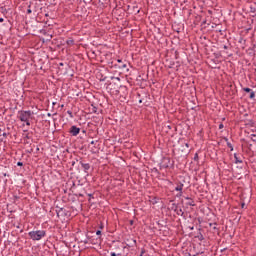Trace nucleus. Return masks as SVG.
Listing matches in <instances>:
<instances>
[{"mask_svg": "<svg viewBox=\"0 0 256 256\" xmlns=\"http://www.w3.org/2000/svg\"><path fill=\"white\" fill-rule=\"evenodd\" d=\"M175 191H179V196L183 195V184H180L178 186L175 187Z\"/></svg>", "mask_w": 256, "mask_h": 256, "instance_id": "nucleus-10", "label": "nucleus"}, {"mask_svg": "<svg viewBox=\"0 0 256 256\" xmlns=\"http://www.w3.org/2000/svg\"><path fill=\"white\" fill-rule=\"evenodd\" d=\"M225 141L227 142L226 145L230 149V151H233V144H231V142H229V139L227 138H225Z\"/></svg>", "mask_w": 256, "mask_h": 256, "instance_id": "nucleus-14", "label": "nucleus"}, {"mask_svg": "<svg viewBox=\"0 0 256 256\" xmlns=\"http://www.w3.org/2000/svg\"><path fill=\"white\" fill-rule=\"evenodd\" d=\"M89 239H90L89 234H86V239L82 240L81 243H84V245H87L90 243Z\"/></svg>", "mask_w": 256, "mask_h": 256, "instance_id": "nucleus-15", "label": "nucleus"}, {"mask_svg": "<svg viewBox=\"0 0 256 256\" xmlns=\"http://www.w3.org/2000/svg\"><path fill=\"white\" fill-rule=\"evenodd\" d=\"M69 133H71L73 137H77V135H79V133H81V128H79L75 125L71 126Z\"/></svg>", "mask_w": 256, "mask_h": 256, "instance_id": "nucleus-3", "label": "nucleus"}, {"mask_svg": "<svg viewBox=\"0 0 256 256\" xmlns=\"http://www.w3.org/2000/svg\"><path fill=\"white\" fill-rule=\"evenodd\" d=\"M18 167H23V162H17Z\"/></svg>", "mask_w": 256, "mask_h": 256, "instance_id": "nucleus-25", "label": "nucleus"}, {"mask_svg": "<svg viewBox=\"0 0 256 256\" xmlns=\"http://www.w3.org/2000/svg\"><path fill=\"white\" fill-rule=\"evenodd\" d=\"M234 159L236 164L243 163V160L237 154H234Z\"/></svg>", "mask_w": 256, "mask_h": 256, "instance_id": "nucleus-12", "label": "nucleus"}, {"mask_svg": "<svg viewBox=\"0 0 256 256\" xmlns=\"http://www.w3.org/2000/svg\"><path fill=\"white\" fill-rule=\"evenodd\" d=\"M174 213H176V215H180V217H183V215H185V212H183V209H177Z\"/></svg>", "mask_w": 256, "mask_h": 256, "instance_id": "nucleus-13", "label": "nucleus"}, {"mask_svg": "<svg viewBox=\"0 0 256 256\" xmlns=\"http://www.w3.org/2000/svg\"><path fill=\"white\" fill-rule=\"evenodd\" d=\"M90 144H91V145H95V141L92 140V141L90 142Z\"/></svg>", "mask_w": 256, "mask_h": 256, "instance_id": "nucleus-30", "label": "nucleus"}, {"mask_svg": "<svg viewBox=\"0 0 256 256\" xmlns=\"http://www.w3.org/2000/svg\"><path fill=\"white\" fill-rule=\"evenodd\" d=\"M34 113L31 110H20L18 111V119H20V121H22V123H26V125L28 127L31 126V122L29 121V119H31V117H33Z\"/></svg>", "mask_w": 256, "mask_h": 256, "instance_id": "nucleus-1", "label": "nucleus"}, {"mask_svg": "<svg viewBox=\"0 0 256 256\" xmlns=\"http://www.w3.org/2000/svg\"><path fill=\"white\" fill-rule=\"evenodd\" d=\"M126 241H127L126 243L127 247H135V245H137V240L133 238L127 239Z\"/></svg>", "mask_w": 256, "mask_h": 256, "instance_id": "nucleus-7", "label": "nucleus"}, {"mask_svg": "<svg viewBox=\"0 0 256 256\" xmlns=\"http://www.w3.org/2000/svg\"><path fill=\"white\" fill-rule=\"evenodd\" d=\"M4 19L3 18H0V23H3Z\"/></svg>", "mask_w": 256, "mask_h": 256, "instance_id": "nucleus-32", "label": "nucleus"}, {"mask_svg": "<svg viewBox=\"0 0 256 256\" xmlns=\"http://www.w3.org/2000/svg\"><path fill=\"white\" fill-rule=\"evenodd\" d=\"M191 231H193V227H190Z\"/></svg>", "mask_w": 256, "mask_h": 256, "instance_id": "nucleus-43", "label": "nucleus"}, {"mask_svg": "<svg viewBox=\"0 0 256 256\" xmlns=\"http://www.w3.org/2000/svg\"><path fill=\"white\" fill-rule=\"evenodd\" d=\"M47 116H48V117H51V113H48Z\"/></svg>", "mask_w": 256, "mask_h": 256, "instance_id": "nucleus-34", "label": "nucleus"}, {"mask_svg": "<svg viewBox=\"0 0 256 256\" xmlns=\"http://www.w3.org/2000/svg\"><path fill=\"white\" fill-rule=\"evenodd\" d=\"M89 195V197H93V194H88Z\"/></svg>", "mask_w": 256, "mask_h": 256, "instance_id": "nucleus-36", "label": "nucleus"}, {"mask_svg": "<svg viewBox=\"0 0 256 256\" xmlns=\"http://www.w3.org/2000/svg\"><path fill=\"white\" fill-rule=\"evenodd\" d=\"M110 256H121V254H116L115 252H111Z\"/></svg>", "mask_w": 256, "mask_h": 256, "instance_id": "nucleus-23", "label": "nucleus"}, {"mask_svg": "<svg viewBox=\"0 0 256 256\" xmlns=\"http://www.w3.org/2000/svg\"><path fill=\"white\" fill-rule=\"evenodd\" d=\"M145 255V249L141 250L140 256H144Z\"/></svg>", "mask_w": 256, "mask_h": 256, "instance_id": "nucleus-26", "label": "nucleus"}, {"mask_svg": "<svg viewBox=\"0 0 256 256\" xmlns=\"http://www.w3.org/2000/svg\"><path fill=\"white\" fill-rule=\"evenodd\" d=\"M222 49H229V46L223 45V46H222Z\"/></svg>", "mask_w": 256, "mask_h": 256, "instance_id": "nucleus-28", "label": "nucleus"}, {"mask_svg": "<svg viewBox=\"0 0 256 256\" xmlns=\"http://www.w3.org/2000/svg\"><path fill=\"white\" fill-rule=\"evenodd\" d=\"M67 45H74L75 41L73 39L67 40L66 41Z\"/></svg>", "mask_w": 256, "mask_h": 256, "instance_id": "nucleus-17", "label": "nucleus"}, {"mask_svg": "<svg viewBox=\"0 0 256 256\" xmlns=\"http://www.w3.org/2000/svg\"><path fill=\"white\" fill-rule=\"evenodd\" d=\"M184 199H185L186 201H188V202L186 203V205H188L189 207H195V201H193V200L191 199V197L186 196V197H184Z\"/></svg>", "mask_w": 256, "mask_h": 256, "instance_id": "nucleus-8", "label": "nucleus"}, {"mask_svg": "<svg viewBox=\"0 0 256 256\" xmlns=\"http://www.w3.org/2000/svg\"><path fill=\"white\" fill-rule=\"evenodd\" d=\"M32 13L33 11L31 10V5H29L27 9V15H31Z\"/></svg>", "mask_w": 256, "mask_h": 256, "instance_id": "nucleus-18", "label": "nucleus"}, {"mask_svg": "<svg viewBox=\"0 0 256 256\" xmlns=\"http://www.w3.org/2000/svg\"><path fill=\"white\" fill-rule=\"evenodd\" d=\"M2 135H3V137H7V133H5V132Z\"/></svg>", "mask_w": 256, "mask_h": 256, "instance_id": "nucleus-31", "label": "nucleus"}, {"mask_svg": "<svg viewBox=\"0 0 256 256\" xmlns=\"http://www.w3.org/2000/svg\"><path fill=\"white\" fill-rule=\"evenodd\" d=\"M139 103H143V101H142V100H139Z\"/></svg>", "mask_w": 256, "mask_h": 256, "instance_id": "nucleus-40", "label": "nucleus"}, {"mask_svg": "<svg viewBox=\"0 0 256 256\" xmlns=\"http://www.w3.org/2000/svg\"><path fill=\"white\" fill-rule=\"evenodd\" d=\"M250 13H256V3L255 2H253L250 5Z\"/></svg>", "mask_w": 256, "mask_h": 256, "instance_id": "nucleus-11", "label": "nucleus"}, {"mask_svg": "<svg viewBox=\"0 0 256 256\" xmlns=\"http://www.w3.org/2000/svg\"><path fill=\"white\" fill-rule=\"evenodd\" d=\"M243 91H245V93H251V88H243Z\"/></svg>", "mask_w": 256, "mask_h": 256, "instance_id": "nucleus-19", "label": "nucleus"}, {"mask_svg": "<svg viewBox=\"0 0 256 256\" xmlns=\"http://www.w3.org/2000/svg\"><path fill=\"white\" fill-rule=\"evenodd\" d=\"M185 146H186V147H189V143H186Z\"/></svg>", "mask_w": 256, "mask_h": 256, "instance_id": "nucleus-35", "label": "nucleus"}, {"mask_svg": "<svg viewBox=\"0 0 256 256\" xmlns=\"http://www.w3.org/2000/svg\"><path fill=\"white\" fill-rule=\"evenodd\" d=\"M60 66L63 67V63H60Z\"/></svg>", "mask_w": 256, "mask_h": 256, "instance_id": "nucleus-39", "label": "nucleus"}, {"mask_svg": "<svg viewBox=\"0 0 256 256\" xmlns=\"http://www.w3.org/2000/svg\"><path fill=\"white\" fill-rule=\"evenodd\" d=\"M72 165H75V162H72Z\"/></svg>", "mask_w": 256, "mask_h": 256, "instance_id": "nucleus-44", "label": "nucleus"}, {"mask_svg": "<svg viewBox=\"0 0 256 256\" xmlns=\"http://www.w3.org/2000/svg\"><path fill=\"white\" fill-rule=\"evenodd\" d=\"M255 97V93L253 91L250 92V99H253Z\"/></svg>", "mask_w": 256, "mask_h": 256, "instance_id": "nucleus-22", "label": "nucleus"}, {"mask_svg": "<svg viewBox=\"0 0 256 256\" xmlns=\"http://www.w3.org/2000/svg\"><path fill=\"white\" fill-rule=\"evenodd\" d=\"M89 241L91 245H100L101 237L94 238L93 236H90Z\"/></svg>", "mask_w": 256, "mask_h": 256, "instance_id": "nucleus-5", "label": "nucleus"}, {"mask_svg": "<svg viewBox=\"0 0 256 256\" xmlns=\"http://www.w3.org/2000/svg\"><path fill=\"white\" fill-rule=\"evenodd\" d=\"M117 63L118 64H114L115 69H126L127 68V64L123 63V60L118 59Z\"/></svg>", "mask_w": 256, "mask_h": 256, "instance_id": "nucleus-4", "label": "nucleus"}, {"mask_svg": "<svg viewBox=\"0 0 256 256\" xmlns=\"http://www.w3.org/2000/svg\"><path fill=\"white\" fill-rule=\"evenodd\" d=\"M252 141H254V143H256V139H252Z\"/></svg>", "mask_w": 256, "mask_h": 256, "instance_id": "nucleus-38", "label": "nucleus"}, {"mask_svg": "<svg viewBox=\"0 0 256 256\" xmlns=\"http://www.w3.org/2000/svg\"><path fill=\"white\" fill-rule=\"evenodd\" d=\"M30 153H33V149L30 150Z\"/></svg>", "mask_w": 256, "mask_h": 256, "instance_id": "nucleus-42", "label": "nucleus"}, {"mask_svg": "<svg viewBox=\"0 0 256 256\" xmlns=\"http://www.w3.org/2000/svg\"><path fill=\"white\" fill-rule=\"evenodd\" d=\"M203 239V235H201V237H200V241Z\"/></svg>", "mask_w": 256, "mask_h": 256, "instance_id": "nucleus-37", "label": "nucleus"}, {"mask_svg": "<svg viewBox=\"0 0 256 256\" xmlns=\"http://www.w3.org/2000/svg\"><path fill=\"white\" fill-rule=\"evenodd\" d=\"M28 235L30 239H32V241H41V239H43V237H45L47 233L45 232V230H37V231H30Z\"/></svg>", "mask_w": 256, "mask_h": 256, "instance_id": "nucleus-2", "label": "nucleus"}, {"mask_svg": "<svg viewBox=\"0 0 256 256\" xmlns=\"http://www.w3.org/2000/svg\"><path fill=\"white\" fill-rule=\"evenodd\" d=\"M0 131H1V128H0Z\"/></svg>", "mask_w": 256, "mask_h": 256, "instance_id": "nucleus-47", "label": "nucleus"}, {"mask_svg": "<svg viewBox=\"0 0 256 256\" xmlns=\"http://www.w3.org/2000/svg\"><path fill=\"white\" fill-rule=\"evenodd\" d=\"M67 113H68V115H70V117H73V112L72 111H68Z\"/></svg>", "mask_w": 256, "mask_h": 256, "instance_id": "nucleus-27", "label": "nucleus"}, {"mask_svg": "<svg viewBox=\"0 0 256 256\" xmlns=\"http://www.w3.org/2000/svg\"><path fill=\"white\" fill-rule=\"evenodd\" d=\"M254 3L256 4V0L254 1Z\"/></svg>", "mask_w": 256, "mask_h": 256, "instance_id": "nucleus-45", "label": "nucleus"}, {"mask_svg": "<svg viewBox=\"0 0 256 256\" xmlns=\"http://www.w3.org/2000/svg\"><path fill=\"white\" fill-rule=\"evenodd\" d=\"M170 209H171V211H177L178 209H179V206H177V204L176 203H173L172 205H171V207H170Z\"/></svg>", "mask_w": 256, "mask_h": 256, "instance_id": "nucleus-16", "label": "nucleus"}, {"mask_svg": "<svg viewBox=\"0 0 256 256\" xmlns=\"http://www.w3.org/2000/svg\"><path fill=\"white\" fill-rule=\"evenodd\" d=\"M96 235H97L98 237H101V230H97V231H96Z\"/></svg>", "mask_w": 256, "mask_h": 256, "instance_id": "nucleus-24", "label": "nucleus"}, {"mask_svg": "<svg viewBox=\"0 0 256 256\" xmlns=\"http://www.w3.org/2000/svg\"><path fill=\"white\" fill-rule=\"evenodd\" d=\"M171 163V159L165 157L162 160V167H164V169L169 168V164Z\"/></svg>", "mask_w": 256, "mask_h": 256, "instance_id": "nucleus-6", "label": "nucleus"}, {"mask_svg": "<svg viewBox=\"0 0 256 256\" xmlns=\"http://www.w3.org/2000/svg\"><path fill=\"white\" fill-rule=\"evenodd\" d=\"M122 89H124V91H127V87H125V86H124V87H122Z\"/></svg>", "mask_w": 256, "mask_h": 256, "instance_id": "nucleus-33", "label": "nucleus"}, {"mask_svg": "<svg viewBox=\"0 0 256 256\" xmlns=\"http://www.w3.org/2000/svg\"><path fill=\"white\" fill-rule=\"evenodd\" d=\"M186 256H189V254H188V255H186Z\"/></svg>", "mask_w": 256, "mask_h": 256, "instance_id": "nucleus-46", "label": "nucleus"}, {"mask_svg": "<svg viewBox=\"0 0 256 256\" xmlns=\"http://www.w3.org/2000/svg\"><path fill=\"white\" fill-rule=\"evenodd\" d=\"M252 137H256V135H255V134H252Z\"/></svg>", "mask_w": 256, "mask_h": 256, "instance_id": "nucleus-41", "label": "nucleus"}, {"mask_svg": "<svg viewBox=\"0 0 256 256\" xmlns=\"http://www.w3.org/2000/svg\"><path fill=\"white\" fill-rule=\"evenodd\" d=\"M92 113H97V107L92 105Z\"/></svg>", "mask_w": 256, "mask_h": 256, "instance_id": "nucleus-21", "label": "nucleus"}, {"mask_svg": "<svg viewBox=\"0 0 256 256\" xmlns=\"http://www.w3.org/2000/svg\"><path fill=\"white\" fill-rule=\"evenodd\" d=\"M223 127H225L223 123L219 124V129H223Z\"/></svg>", "mask_w": 256, "mask_h": 256, "instance_id": "nucleus-29", "label": "nucleus"}, {"mask_svg": "<svg viewBox=\"0 0 256 256\" xmlns=\"http://www.w3.org/2000/svg\"><path fill=\"white\" fill-rule=\"evenodd\" d=\"M194 161H199V154H198V153H196V154L194 155Z\"/></svg>", "mask_w": 256, "mask_h": 256, "instance_id": "nucleus-20", "label": "nucleus"}, {"mask_svg": "<svg viewBox=\"0 0 256 256\" xmlns=\"http://www.w3.org/2000/svg\"><path fill=\"white\" fill-rule=\"evenodd\" d=\"M80 165L84 169L85 173L91 169V165L89 163L80 162Z\"/></svg>", "mask_w": 256, "mask_h": 256, "instance_id": "nucleus-9", "label": "nucleus"}]
</instances>
